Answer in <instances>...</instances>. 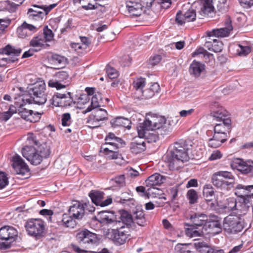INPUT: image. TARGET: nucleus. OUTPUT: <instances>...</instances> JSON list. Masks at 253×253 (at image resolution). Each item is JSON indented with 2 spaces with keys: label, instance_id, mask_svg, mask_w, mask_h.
Returning <instances> with one entry per match:
<instances>
[{
  "label": "nucleus",
  "instance_id": "obj_1",
  "mask_svg": "<svg viewBox=\"0 0 253 253\" xmlns=\"http://www.w3.org/2000/svg\"><path fill=\"white\" fill-rule=\"evenodd\" d=\"M45 84L43 82L35 84L28 89L29 96L25 95L22 99L24 103H35L38 105L44 104L47 100L45 93Z\"/></svg>",
  "mask_w": 253,
  "mask_h": 253
},
{
  "label": "nucleus",
  "instance_id": "obj_2",
  "mask_svg": "<svg viewBox=\"0 0 253 253\" xmlns=\"http://www.w3.org/2000/svg\"><path fill=\"white\" fill-rule=\"evenodd\" d=\"M147 117L152 126V129H158L161 135H166L170 132L175 124L171 118L166 119L164 117L157 115L148 114Z\"/></svg>",
  "mask_w": 253,
  "mask_h": 253
},
{
  "label": "nucleus",
  "instance_id": "obj_3",
  "mask_svg": "<svg viewBox=\"0 0 253 253\" xmlns=\"http://www.w3.org/2000/svg\"><path fill=\"white\" fill-rule=\"evenodd\" d=\"M111 229L110 238L116 245H122L128 242L130 239V234L129 233L128 228L124 221L120 222H116L115 226Z\"/></svg>",
  "mask_w": 253,
  "mask_h": 253
},
{
  "label": "nucleus",
  "instance_id": "obj_4",
  "mask_svg": "<svg viewBox=\"0 0 253 253\" xmlns=\"http://www.w3.org/2000/svg\"><path fill=\"white\" fill-rule=\"evenodd\" d=\"M120 218L126 223V227H129L133 230L135 229L136 224L140 226H144L146 224L143 211L138 209L133 211V215L126 211H122Z\"/></svg>",
  "mask_w": 253,
  "mask_h": 253
},
{
  "label": "nucleus",
  "instance_id": "obj_5",
  "mask_svg": "<svg viewBox=\"0 0 253 253\" xmlns=\"http://www.w3.org/2000/svg\"><path fill=\"white\" fill-rule=\"evenodd\" d=\"M185 142H176L173 144L172 148L168 154L169 156V161L170 163L174 164L176 162L182 163L187 162L189 160Z\"/></svg>",
  "mask_w": 253,
  "mask_h": 253
},
{
  "label": "nucleus",
  "instance_id": "obj_6",
  "mask_svg": "<svg viewBox=\"0 0 253 253\" xmlns=\"http://www.w3.org/2000/svg\"><path fill=\"white\" fill-rule=\"evenodd\" d=\"M18 237V232L14 227L5 226L0 229V249H6L10 247L12 243Z\"/></svg>",
  "mask_w": 253,
  "mask_h": 253
},
{
  "label": "nucleus",
  "instance_id": "obj_7",
  "mask_svg": "<svg viewBox=\"0 0 253 253\" xmlns=\"http://www.w3.org/2000/svg\"><path fill=\"white\" fill-rule=\"evenodd\" d=\"M25 227L28 235L36 239H40L44 236L45 225L44 221L42 219H28L25 223Z\"/></svg>",
  "mask_w": 253,
  "mask_h": 253
},
{
  "label": "nucleus",
  "instance_id": "obj_8",
  "mask_svg": "<svg viewBox=\"0 0 253 253\" xmlns=\"http://www.w3.org/2000/svg\"><path fill=\"white\" fill-rule=\"evenodd\" d=\"M76 239L81 246L86 249H90L99 243L97 235L87 229L79 232L76 235Z\"/></svg>",
  "mask_w": 253,
  "mask_h": 253
},
{
  "label": "nucleus",
  "instance_id": "obj_9",
  "mask_svg": "<svg viewBox=\"0 0 253 253\" xmlns=\"http://www.w3.org/2000/svg\"><path fill=\"white\" fill-rule=\"evenodd\" d=\"M223 228L227 234H236L243 230L244 225L238 216L229 215L223 220Z\"/></svg>",
  "mask_w": 253,
  "mask_h": 253
},
{
  "label": "nucleus",
  "instance_id": "obj_10",
  "mask_svg": "<svg viewBox=\"0 0 253 253\" xmlns=\"http://www.w3.org/2000/svg\"><path fill=\"white\" fill-rule=\"evenodd\" d=\"M21 52V49L16 48L14 46L8 44L5 47L0 49V54L11 56L9 57H0V67L17 61L18 56Z\"/></svg>",
  "mask_w": 253,
  "mask_h": 253
},
{
  "label": "nucleus",
  "instance_id": "obj_11",
  "mask_svg": "<svg viewBox=\"0 0 253 253\" xmlns=\"http://www.w3.org/2000/svg\"><path fill=\"white\" fill-rule=\"evenodd\" d=\"M23 156L29 161L31 164L38 165L41 164L42 159L40 153L34 147L26 146L22 148Z\"/></svg>",
  "mask_w": 253,
  "mask_h": 253
},
{
  "label": "nucleus",
  "instance_id": "obj_12",
  "mask_svg": "<svg viewBox=\"0 0 253 253\" xmlns=\"http://www.w3.org/2000/svg\"><path fill=\"white\" fill-rule=\"evenodd\" d=\"M51 100L52 104L55 106L68 107L75 104L69 92L67 93H57L53 96Z\"/></svg>",
  "mask_w": 253,
  "mask_h": 253
},
{
  "label": "nucleus",
  "instance_id": "obj_13",
  "mask_svg": "<svg viewBox=\"0 0 253 253\" xmlns=\"http://www.w3.org/2000/svg\"><path fill=\"white\" fill-rule=\"evenodd\" d=\"M96 219L102 224H111L112 227L115 226L116 222H120L121 219H117L115 212L113 211H103L98 212L97 216H95Z\"/></svg>",
  "mask_w": 253,
  "mask_h": 253
},
{
  "label": "nucleus",
  "instance_id": "obj_14",
  "mask_svg": "<svg viewBox=\"0 0 253 253\" xmlns=\"http://www.w3.org/2000/svg\"><path fill=\"white\" fill-rule=\"evenodd\" d=\"M224 28L213 29L211 31L208 32L209 37H225L229 36L230 32L233 30L231 25V20L227 17L225 21Z\"/></svg>",
  "mask_w": 253,
  "mask_h": 253
},
{
  "label": "nucleus",
  "instance_id": "obj_15",
  "mask_svg": "<svg viewBox=\"0 0 253 253\" xmlns=\"http://www.w3.org/2000/svg\"><path fill=\"white\" fill-rule=\"evenodd\" d=\"M87 206L86 203L83 204L79 201H75L69 209V214L74 219H81L84 214Z\"/></svg>",
  "mask_w": 253,
  "mask_h": 253
},
{
  "label": "nucleus",
  "instance_id": "obj_16",
  "mask_svg": "<svg viewBox=\"0 0 253 253\" xmlns=\"http://www.w3.org/2000/svg\"><path fill=\"white\" fill-rule=\"evenodd\" d=\"M196 13L193 9H189L184 14L179 11L175 17L176 22L180 25H182L186 22L194 21L196 19Z\"/></svg>",
  "mask_w": 253,
  "mask_h": 253
},
{
  "label": "nucleus",
  "instance_id": "obj_17",
  "mask_svg": "<svg viewBox=\"0 0 253 253\" xmlns=\"http://www.w3.org/2000/svg\"><path fill=\"white\" fill-rule=\"evenodd\" d=\"M214 127V133L227 138V133L231 128V121L230 119H225L224 120L218 122Z\"/></svg>",
  "mask_w": 253,
  "mask_h": 253
},
{
  "label": "nucleus",
  "instance_id": "obj_18",
  "mask_svg": "<svg viewBox=\"0 0 253 253\" xmlns=\"http://www.w3.org/2000/svg\"><path fill=\"white\" fill-rule=\"evenodd\" d=\"M232 167L243 173L252 172L253 174V161H244L239 158L235 159L232 163Z\"/></svg>",
  "mask_w": 253,
  "mask_h": 253
},
{
  "label": "nucleus",
  "instance_id": "obj_19",
  "mask_svg": "<svg viewBox=\"0 0 253 253\" xmlns=\"http://www.w3.org/2000/svg\"><path fill=\"white\" fill-rule=\"evenodd\" d=\"M89 196L91 198L92 202L96 206L101 207L107 206L112 202V199L108 198L104 201H103L104 193L96 190H92L89 194Z\"/></svg>",
  "mask_w": 253,
  "mask_h": 253
},
{
  "label": "nucleus",
  "instance_id": "obj_20",
  "mask_svg": "<svg viewBox=\"0 0 253 253\" xmlns=\"http://www.w3.org/2000/svg\"><path fill=\"white\" fill-rule=\"evenodd\" d=\"M138 0H126V7L131 16L138 17L143 12V6Z\"/></svg>",
  "mask_w": 253,
  "mask_h": 253
},
{
  "label": "nucleus",
  "instance_id": "obj_21",
  "mask_svg": "<svg viewBox=\"0 0 253 253\" xmlns=\"http://www.w3.org/2000/svg\"><path fill=\"white\" fill-rule=\"evenodd\" d=\"M211 113L213 120L217 122H221L225 119H230L228 112L218 103H215L212 107Z\"/></svg>",
  "mask_w": 253,
  "mask_h": 253
},
{
  "label": "nucleus",
  "instance_id": "obj_22",
  "mask_svg": "<svg viewBox=\"0 0 253 253\" xmlns=\"http://www.w3.org/2000/svg\"><path fill=\"white\" fill-rule=\"evenodd\" d=\"M12 162L13 168L17 174L24 175L29 172V169L28 166L19 156H14L12 158Z\"/></svg>",
  "mask_w": 253,
  "mask_h": 253
},
{
  "label": "nucleus",
  "instance_id": "obj_23",
  "mask_svg": "<svg viewBox=\"0 0 253 253\" xmlns=\"http://www.w3.org/2000/svg\"><path fill=\"white\" fill-rule=\"evenodd\" d=\"M164 177L159 173H155L149 176L145 181L146 186L148 187L147 191H149L152 189H157V186L163 183L165 180Z\"/></svg>",
  "mask_w": 253,
  "mask_h": 253
},
{
  "label": "nucleus",
  "instance_id": "obj_24",
  "mask_svg": "<svg viewBox=\"0 0 253 253\" xmlns=\"http://www.w3.org/2000/svg\"><path fill=\"white\" fill-rule=\"evenodd\" d=\"M37 30V28L32 25L24 22L17 29L18 36L21 38H25L31 36Z\"/></svg>",
  "mask_w": 253,
  "mask_h": 253
},
{
  "label": "nucleus",
  "instance_id": "obj_25",
  "mask_svg": "<svg viewBox=\"0 0 253 253\" xmlns=\"http://www.w3.org/2000/svg\"><path fill=\"white\" fill-rule=\"evenodd\" d=\"M199 14L202 17L208 16L213 12L212 0H201L199 3Z\"/></svg>",
  "mask_w": 253,
  "mask_h": 253
},
{
  "label": "nucleus",
  "instance_id": "obj_26",
  "mask_svg": "<svg viewBox=\"0 0 253 253\" xmlns=\"http://www.w3.org/2000/svg\"><path fill=\"white\" fill-rule=\"evenodd\" d=\"M189 219L191 224L199 227L205 225L208 221V216L203 213L194 212L191 214Z\"/></svg>",
  "mask_w": 253,
  "mask_h": 253
},
{
  "label": "nucleus",
  "instance_id": "obj_27",
  "mask_svg": "<svg viewBox=\"0 0 253 253\" xmlns=\"http://www.w3.org/2000/svg\"><path fill=\"white\" fill-rule=\"evenodd\" d=\"M250 185H245L242 184H239L236 185L235 188V194L238 197L243 199V201L245 204L250 203L249 195Z\"/></svg>",
  "mask_w": 253,
  "mask_h": 253
},
{
  "label": "nucleus",
  "instance_id": "obj_28",
  "mask_svg": "<svg viewBox=\"0 0 253 253\" xmlns=\"http://www.w3.org/2000/svg\"><path fill=\"white\" fill-rule=\"evenodd\" d=\"M56 77L59 81L50 80L48 82L49 86L55 87L57 89L65 88L66 85L61 84L59 82L63 81L68 79L69 75L68 73L65 71L59 72L56 74Z\"/></svg>",
  "mask_w": 253,
  "mask_h": 253
},
{
  "label": "nucleus",
  "instance_id": "obj_29",
  "mask_svg": "<svg viewBox=\"0 0 253 253\" xmlns=\"http://www.w3.org/2000/svg\"><path fill=\"white\" fill-rule=\"evenodd\" d=\"M105 140L106 144L113 146L115 150L124 147L125 144L124 141L121 138L116 136L113 133H109Z\"/></svg>",
  "mask_w": 253,
  "mask_h": 253
},
{
  "label": "nucleus",
  "instance_id": "obj_30",
  "mask_svg": "<svg viewBox=\"0 0 253 253\" xmlns=\"http://www.w3.org/2000/svg\"><path fill=\"white\" fill-rule=\"evenodd\" d=\"M229 172L220 171L214 173L211 177L212 184L217 188L223 187V178H229Z\"/></svg>",
  "mask_w": 253,
  "mask_h": 253
},
{
  "label": "nucleus",
  "instance_id": "obj_31",
  "mask_svg": "<svg viewBox=\"0 0 253 253\" xmlns=\"http://www.w3.org/2000/svg\"><path fill=\"white\" fill-rule=\"evenodd\" d=\"M56 5V4H50L48 6L42 5L41 6L34 5L32 8L28 9L27 15L29 16L31 14H43L44 13H48Z\"/></svg>",
  "mask_w": 253,
  "mask_h": 253
},
{
  "label": "nucleus",
  "instance_id": "obj_32",
  "mask_svg": "<svg viewBox=\"0 0 253 253\" xmlns=\"http://www.w3.org/2000/svg\"><path fill=\"white\" fill-rule=\"evenodd\" d=\"M49 60L50 63L54 66V68H63L68 64L67 58L58 54L52 55Z\"/></svg>",
  "mask_w": 253,
  "mask_h": 253
},
{
  "label": "nucleus",
  "instance_id": "obj_33",
  "mask_svg": "<svg viewBox=\"0 0 253 253\" xmlns=\"http://www.w3.org/2000/svg\"><path fill=\"white\" fill-rule=\"evenodd\" d=\"M137 132L139 138H144L146 136L147 132L150 130H153L152 126L146 117L145 121L142 123L139 124L137 127Z\"/></svg>",
  "mask_w": 253,
  "mask_h": 253
},
{
  "label": "nucleus",
  "instance_id": "obj_34",
  "mask_svg": "<svg viewBox=\"0 0 253 253\" xmlns=\"http://www.w3.org/2000/svg\"><path fill=\"white\" fill-rule=\"evenodd\" d=\"M139 138L135 139L130 144V150L133 153L138 154L143 152L146 149L145 141Z\"/></svg>",
  "mask_w": 253,
  "mask_h": 253
},
{
  "label": "nucleus",
  "instance_id": "obj_35",
  "mask_svg": "<svg viewBox=\"0 0 253 253\" xmlns=\"http://www.w3.org/2000/svg\"><path fill=\"white\" fill-rule=\"evenodd\" d=\"M111 125L113 127L122 126L130 129L131 128V121L126 118L118 117L112 119L110 121Z\"/></svg>",
  "mask_w": 253,
  "mask_h": 253
},
{
  "label": "nucleus",
  "instance_id": "obj_36",
  "mask_svg": "<svg viewBox=\"0 0 253 253\" xmlns=\"http://www.w3.org/2000/svg\"><path fill=\"white\" fill-rule=\"evenodd\" d=\"M30 45L34 48L35 51H40L42 48H44L47 44L45 43L44 39L43 38V35H38L34 37L30 41Z\"/></svg>",
  "mask_w": 253,
  "mask_h": 253
},
{
  "label": "nucleus",
  "instance_id": "obj_37",
  "mask_svg": "<svg viewBox=\"0 0 253 253\" xmlns=\"http://www.w3.org/2000/svg\"><path fill=\"white\" fill-rule=\"evenodd\" d=\"M18 111L19 115L23 119L27 121H29L31 122H36L38 120L40 119V115H41V114L37 113L36 118L34 119L32 115L33 111L24 108L23 105L20 106V107Z\"/></svg>",
  "mask_w": 253,
  "mask_h": 253
},
{
  "label": "nucleus",
  "instance_id": "obj_38",
  "mask_svg": "<svg viewBox=\"0 0 253 253\" xmlns=\"http://www.w3.org/2000/svg\"><path fill=\"white\" fill-rule=\"evenodd\" d=\"M75 3H79L85 10H92L102 7L101 4L94 2V0H74Z\"/></svg>",
  "mask_w": 253,
  "mask_h": 253
},
{
  "label": "nucleus",
  "instance_id": "obj_39",
  "mask_svg": "<svg viewBox=\"0 0 253 253\" xmlns=\"http://www.w3.org/2000/svg\"><path fill=\"white\" fill-rule=\"evenodd\" d=\"M237 202L234 198L230 197L227 198L225 202L219 205L220 209L224 212H229L236 209Z\"/></svg>",
  "mask_w": 253,
  "mask_h": 253
},
{
  "label": "nucleus",
  "instance_id": "obj_40",
  "mask_svg": "<svg viewBox=\"0 0 253 253\" xmlns=\"http://www.w3.org/2000/svg\"><path fill=\"white\" fill-rule=\"evenodd\" d=\"M205 69V65L204 64L194 60L190 65L189 72L195 77H198Z\"/></svg>",
  "mask_w": 253,
  "mask_h": 253
},
{
  "label": "nucleus",
  "instance_id": "obj_41",
  "mask_svg": "<svg viewBox=\"0 0 253 253\" xmlns=\"http://www.w3.org/2000/svg\"><path fill=\"white\" fill-rule=\"evenodd\" d=\"M186 225L189 226L185 229V233L187 236L193 238L201 236L203 235V230L199 229V227L189 224H187Z\"/></svg>",
  "mask_w": 253,
  "mask_h": 253
},
{
  "label": "nucleus",
  "instance_id": "obj_42",
  "mask_svg": "<svg viewBox=\"0 0 253 253\" xmlns=\"http://www.w3.org/2000/svg\"><path fill=\"white\" fill-rule=\"evenodd\" d=\"M226 138L214 133L213 136L209 140V146L212 148H217L227 140Z\"/></svg>",
  "mask_w": 253,
  "mask_h": 253
},
{
  "label": "nucleus",
  "instance_id": "obj_43",
  "mask_svg": "<svg viewBox=\"0 0 253 253\" xmlns=\"http://www.w3.org/2000/svg\"><path fill=\"white\" fill-rule=\"evenodd\" d=\"M213 188L211 184H206L203 187V195L207 201H211L214 198Z\"/></svg>",
  "mask_w": 253,
  "mask_h": 253
},
{
  "label": "nucleus",
  "instance_id": "obj_44",
  "mask_svg": "<svg viewBox=\"0 0 253 253\" xmlns=\"http://www.w3.org/2000/svg\"><path fill=\"white\" fill-rule=\"evenodd\" d=\"M101 94L99 93L98 94H95L94 95L91 99V102L90 106H88L86 109L83 111V113L85 114L90 111H91L92 109H95L99 106V99L101 100Z\"/></svg>",
  "mask_w": 253,
  "mask_h": 253
},
{
  "label": "nucleus",
  "instance_id": "obj_45",
  "mask_svg": "<svg viewBox=\"0 0 253 253\" xmlns=\"http://www.w3.org/2000/svg\"><path fill=\"white\" fill-rule=\"evenodd\" d=\"M37 151L41 155L42 159L48 158L51 153L50 146L46 144H42Z\"/></svg>",
  "mask_w": 253,
  "mask_h": 253
},
{
  "label": "nucleus",
  "instance_id": "obj_46",
  "mask_svg": "<svg viewBox=\"0 0 253 253\" xmlns=\"http://www.w3.org/2000/svg\"><path fill=\"white\" fill-rule=\"evenodd\" d=\"M217 218L218 217L215 216V219L213 221H208L207 222L209 223L208 226L209 228L213 230L215 229L214 232L217 234L221 232V225Z\"/></svg>",
  "mask_w": 253,
  "mask_h": 253
},
{
  "label": "nucleus",
  "instance_id": "obj_47",
  "mask_svg": "<svg viewBox=\"0 0 253 253\" xmlns=\"http://www.w3.org/2000/svg\"><path fill=\"white\" fill-rule=\"evenodd\" d=\"M196 249L201 253H209L211 248L208 244L204 242H197L194 244Z\"/></svg>",
  "mask_w": 253,
  "mask_h": 253
},
{
  "label": "nucleus",
  "instance_id": "obj_48",
  "mask_svg": "<svg viewBox=\"0 0 253 253\" xmlns=\"http://www.w3.org/2000/svg\"><path fill=\"white\" fill-rule=\"evenodd\" d=\"M190 244H178L175 247L176 253H191Z\"/></svg>",
  "mask_w": 253,
  "mask_h": 253
},
{
  "label": "nucleus",
  "instance_id": "obj_49",
  "mask_svg": "<svg viewBox=\"0 0 253 253\" xmlns=\"http://www.w3.org/2000/svg\"><path fill=\"white\" fill-rule=\"evenodd\" d=\"M146 84L145 79L143 78H136L133 82V86L137 91L142 92V88Z\"/></svg>",
  "mask_w": 253,
  "mask_h": 253
},
{
  "label": "nucleus",
  "instance_id": "obj_50",
  "mask_svg": "<svg viewBox=\"0 0 253 253\" xmlns=\"http://www.w3.org/2000/svg\"><path fill=\"white\" fill-rule=\"evenodd\" d=\"M230 177L223 178V187L221 189H228L234 187V178L232 174L229 172Z\"/></svg>",
  "mask_w": 253,
  "mask_h": 253
},
{
  "label": "nucleus",
  "instance_id": "obj_51",
  "mask_svg": "<svg viewBox=\"0 0 253 253\" xmlns=\"http://www.w3.org/2000/svg\"><path fill=\"white\" fill-rule=\"evenodd\" d=\"M73 218V217L70 215L68 216L67 214H64L62 221L66 227L74 228L76 225V222Z\"/></svg>",
  "mask_w": 253,
  "mask_h": 253
},
{
  "label": "nucleus",
  "instance_id": "obj_52",
  "mask_svg": "<svg viewBox=\"0 0 253 253\" xmlns=\"http://www.w3.org/2000/svg\"><path fill=\"white\" fill-rule=\"evenodd\" d=\"M93 113L94 116L92 117V118L96 117V119L98 121H101L107 119V112L104 109H99L96 110Z\"/></svg>",
  "mask_w": 253,
  "mask_h": 253
},
{
  "label": "nucleus",
  "instance_id": "obj_53",
  "mask_svg": "<svg viewBox=\"0 0 253 253\" xmlns=\"http://www.w3.org/2000/svg\"><path fill=\"white\" fill-rule=\"evenodd\" d=\"M209 37V40H212V51L214 52H221L222 50V43L216 39L213 38L214 37Z\"/></svg>",
  "mask_w": 253,
  "mask_h": 253
},
{
  "label": "nucleus",
  "instance_id": "obj_54",
  "mask_svg": "<svg viewBox=\"0 0 253 253\" xmlns=\"http://www.w3.org/2000/svg\"><path fill=\"white\" fill-rule=\"evenodd\" d=\"M186 195L190 204H194L197 202L198 196L196 190L194 189L189 190Z\"/></svg>",
  "mask_w": 253,
  "mask_h": 253
},
{
  "label": "nucleus",
  "instance_id": "obj_55",
  "mask_svg": "<svg viewBox=\"0 0 253 253\" xmlns=\"http://www.w3.org/2000/svg\"><path fill=\"white\" fill-rule=\"evenodd\" d=\"M239 47L237 52L239 56H245L251 52V47L250 46L239 44Z\"/></svg>",
  "mask_w": 253,
  "mask_h": 253
},
{
  "label": "nucleus",
  "instance_id": "obj_56",
  "mask_svg": "<svg viewBox=\"0 0 253 253\" xmlns=\"http://www.w3.org/2000/svg\"><path fill=\"white\" fill-rule=\"evenodd\" d=\"M103 151L110 159H117L119 158V153L116 150L110 149L109 148H104Z\"/></svg>",
  "mask_w": 253,
  "mask_h": 253
},
{
  "label": "nucleus",
  "instance_id": "obj_57",
  "mask_svg": "<svg viewBox=\"0 0 253 253\" xmlns=\"http://www.w3.org/2000/svg\"><path fill=\"white\" fill-rule=\"evenodd\" d=\"M106 73L109 78L113 79L118 77L119 74L117 71L113 67L107 65L106 68Z\"/></svg>",
  "mask_w": 253,
  "mask_h": 253
},
{
  "label": "nucleus",
  "instance_id": "obj_58",
  "mask_svg": "<svg viewBox=\"0 0 253 253\" xmlns=\"http://www.w3.org/2000/svg\"><path fill=\"white\" fill-rule=\"evenodd\" d=\"M13 3H11L9 1L5 0L0 2V11L12 10L13 8Z\"/></svg>",
  "mask_w": 253,
  "mask_h": 253
},
{
  "label": "nucleus",
  "instance_id": "obj_59",
  "mask_svg": "<svg viewBox=\"0 0 253 253\" xmlns=\"http://www.w3.org/2000/svg\"><path fill=\"white\" fill-rule=\"evenodd\" d=\"M54 34L50 29L44 28L43 30V38L44 39L45 42H50L53 39Z\"/></svg>",
  "mask_w": 253,
  "mask_h": 253
},
{
  "label": "nucleus",
  "instance_id": "obj_60",
  "mask_svg": "<svg viewBox=\"0 0 253 253\" xmlns=\"http://www.w3.org/2000/svg\"><path fill=\"white\" fill-rule=\"evenodd\" d=\"M8 184V178L5 173L0 171V189L3 188Z\"/></svg>",
  "mask_w": 253,
  "mask_h": 253
},
{
  "label": "nucleus",
  "instance_id": "obj_61",
  "mask_svg": "<svg viewBox=\"0 0 253 253\" xmlns=\"http://www.w3.org/2000/svg\"><path fill=\"white\" fill-rule=\"evenodd\" d=\"M48 13H44L43 14H33L29 15L28 16L29 20L32 21H42L43 18Z\"/></svg>",
  "mask_w": 253,
  "mask_h": 253
},
{
  "label": "nucleus",
  "instance_id": "obj_62",
  "mask_svg": "<svg viewBox=\"0 0 253 253\" xmlns=\"http://www.w3.org/2000/svg\"><path fill=\"white\" fill-rule=\"evenodd\" d=\"M71 122V115L69 113L63 114L62 117V125L63 126H69Z\"/></svg>",
  "mask_w": 253,
  "mask_h": 253
},
{
  "label": "nucleus",
  "instance_id": "obj_63",
  "mask_svg": "<svg viewBox=\"0 0 253 253\" xmlns=\"http://www.w3.org/2000/svg\"><path fill=\"white\" fill-rule=\"evenodd\" d=\"M161 59L162 57L161 55H155L150 57L148 62V65H151L152 66L156 65L161 61Z\"/></svg>",
  "mask_w": 253,
  "mask_h": 253
},
{
  "label": "nucleus",
  "instance_id": "obj_64",
  "mask_svg": "<svg viewBox=\"0 0 253 253\" xmlns=\"http://www.w3.org/2000/svg\"><path fill=\"white\" fill-rule=\"evenodd\" d=\"M10 20L8 19H0V33H2L10 24Z\"/></svg>",
  "mask_w": 253,
  "mask_h": 253
}]
</instances>
